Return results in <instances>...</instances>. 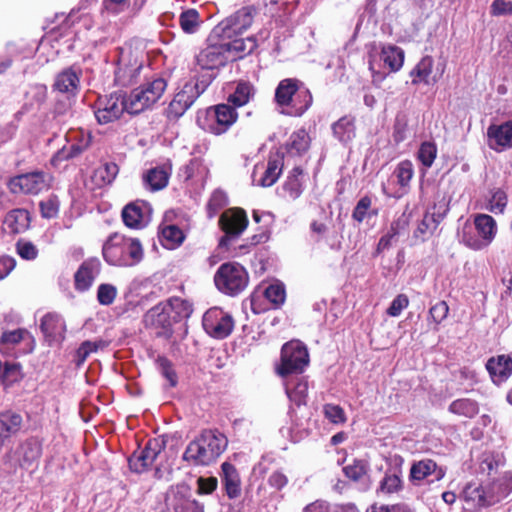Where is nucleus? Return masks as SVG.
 Masks as SVG:
<instances>
[{"label": "nucleus", "mask_w": 512, "mask_h": 512, "mask_svg": "<svg viewBox=\"0 0 512 512\" xmlns=\"http://www.w3.org/2000/svg\"><path fill=\"white\" fill-rule=\"evenodd\" d=\"M165 506L168 512H204V505L192 497L191 488L185 483L167 490Z\"/></svg>", "instance_id": "nucleus-10"}, {"label": "nucleus", "mask_w": 512, "mask_h": 512, "mask_svg": "<svg viewBox=\"0 0 512 512\" xmlns=\"http://www.w3.org/2000/svg\"><path fill=\"white\" fill-rule=\"evenodd\" d=\"M304 172L299 166L294 167L283 185V189L293 200L297 199L303 192Z\"/></svg>", "instance_id": "nucleus-42"}, {"label": "nucleus", "mask_w": 512, "mask_h": 512, "mask_svg": "<svg viewBox=\"0 0 512 512\" xmlns=\"http://www.w3.org/2000/svg\"><path fill=\"white\" fill-rule=\"evenodd\" d=\"M166 87L165 79L157 77L133 89L127 94L131 115H137L154 105L161 98Z\"/></svg>", "instance_id": "nucleus-7"}, {"label": "nucleus", "mask_w": 512, "mask_h": 512, "mask_svg": "<svg viewBox=\"0 0 512 512\" xmlns=\"http://www.w3.org/2000/svg\"><path fill=\"white\" fill-rule=\"evenodd\" d=\"M119 172L118 165L114 162H106L95 171V176L100 178L101 184H110Z\"/></svg>", "instance_id": "nucleus-54"}, {"label": "nucleus", "mask_w": 512, "mask_h": 512, "mask_svg": "<svg viewBox=\"0 0 512 512\" xmlns=\"http://www.w3.org/2000/svg\"><path fill=\"white\" fill-rule=\"evenodd\" d=\"M209 170L204 164L203 159L200 157L192 158L189 163L184 165L179 172V176L184 181L196 179L197 181H204L208 176Z\"/></svg>", "instance_id": "nucleus-35"}, {"label": "nucleus", "mask_w": 512, "mask_h": 512, "mask_svg": "<svg viewBox=\"0 0 512 512\" xmlns=\"http://www.w3.org/2000/svg\"><path fill=\"white\" fill-rule=\"evenodd\" d=\"M90 145L89 139H82L79 143H73L69 147H63L52 158V163L68 160L81 155Z\"/></svg>", "instance_id": "nucleus-48"}, {"label": "nucleus", "mask_w": 512, "mask_h": 512, "mask_svg": "<svg viewBox=\"0 0 512 512\" xmlns=\"http://www.w3.org/2000/svg\"><path fill=\"white\" fill-rule=\"evenodd\" d=\"M143 69V59L131 50H121L115 70V83L119 86L135 84Z\"/></svg>", "instance_id": "nucleus-13"}, {"label": "nucleus", "mask_w": 512, "mask_h": 512, "mask_svg": "<svg viewBox=\"0 0 512 512\" xmlns=\"http://www.w3.org/2000/svg\"><path fill=\"white\" fill-rule=\"evenodd\" d=\"M26 337H31L29 332L25 329H16L13 331L4 332L1 336L0 343L2 345H16L24 340Z\"/></svg>", "instance_id": "nucleus-61"}, {"label": "nucleus", "mask_w": 512, "mask_h": 512, "mask_svg": "<svg viewBox=\"0 0 512 512\" xmlns=\"http://www.w3.org/2000/svg\"><path fill=\"white\" fill-rule=\"evenodd\" d=\"M258 166L255 167L252 180L253 183L261 187H270L279 179L283 169V156L279 153L269 155L264 171L259 179L256 178Z\"/></svg>", "instance_id": "nucleus-24"}, {"label": "nucleus", "mask_w": 512, "mask_h": 512, "mask_svg": "<svg viewBox=\"0 0 512 512\" xmlns=\"http://www.w3.org/2000/svg\"><path fill=\"white\" fill-rule=\"evenodd\" d=\"M30 214L26 209L17 208L7 213L4 219L6 230L12 234L25 232L30 227Z\"/></svg>", "instance_id": "nucleus-31"}, {"label": "nucleus", "mask_w": 512, "mask_h": 512, "mask_svg": "<svg viewBox=\"0 0 512 512\" xmlns=\"http://www.w3.org/2000/svg\"><path fill=\"white\" fill-rule=\"evenodd\" d=\"M324 415L334 424L344 423L346 416L344 410L339 405L326 404L323 407Z\"/></svg>", "instance_id": "nucleus-62"}, {"label": "nucleus", "mask_w": 512, "mask_h": 512, "mask_svg": "<svg viewBox=\"0 0 512 512\" xmlns=\"http://www.w3.org/2000/svg\"><path fill=\"white\" fill-rule=\"evenodd\" d=\"M449 211L448 202L442 198L428 210L413 233V237L425 241L437 229Z\"/></svg>", "instance_id": "nucleus-16"}, {"label": "nucleus", "mask_w": 512, "mask_h": 512, "mask_svg": "<svg viewBox=\"0 0 512 512\" xmlns=\"http://www.w3.org/2000/svg\"><path fill=\"white\" fill-rule=\"evenodd\" d=\"M184 238L183 231L176 225H167L161 231V243L168 249H174L179 246Z\"/></svg>", "instance_id": "nucleus-47"}, {"label": "nucleus", "mask_w": 512, "mask_h": 512, "mask_svg": "<svg viewBox=\"0 0 512 512\" xmlns=\"http://www.w3.org/2000/svg\"><path fill=\"white\" fill-rule=\"evenodd\" d=\"M51 176L43 171H33L11 178L8 188L11 193L36 195L47 189L50 185Z\"/></svg>", "instance_id": "nucleus-14"}, {"label": "nucleus", "mask_w": 512, "mask_h": 512, "mask_svg": "<svg viewBox=\"0 0 512 512\" xmlns=\"http://www.w3.org/2000/svg\"><path fill=\"white\" fill-rule=\"evenodd\" d=\"M401 479L397 474H386L380 482L379 491L386 494L397 492L401 489Z\"/></svg>", "instance_id": "nucleus-60"}, {"label": "nucleus", "mask_w": 512, "mask_h": 512, "mask_svg": "<svg viewBox=\"0 0 512 512\" xmlns=\"http://www.w3.org/2000/svg\"><path fill=\"white\" fill-rule=\"evenodd\" d=\"M197 64L202 69H215L224 65L228 60L224 43L210 45L197 55Z\"/></svg>", "instance_id": "nucleus-26"}, {"label": "nucleus", "mask_w": 512, "mask_h": 512, "mask_svg": "<svg viewBox=\"0 0 512 512\" xmlns=\"http://www.w3.org/2000/svg\"><path fill=\"white\" fill-rule=\"evenodd\" d=\"M487 145L496 152L512 148V120L487 128Z\"/></svg>", "instance_id": "nucleus-20"}, {"label": "nucleus", "mask_w": 512, "mask_h": 512, "mask_svg": "<svg viewBox=\"0 0 512 512\" xmlns=\"http://www.w3.org/2000/svg\"><path fill=\"white\" fill-rule=\"evenodd\" d=\"M446 475V468L439 466L434 460L425 458L419 461L413 462L410 468L409 479L413 483H419L429 476L434 478L431 482L440 481Z\"/></svg>", "instance_id": "nucleus-21"}, {"label": "nucleus", "mask_w": 512, "mask_h": 512, "mask_svg": "<svg viewBox=\"0 0 512 512\" xmlns=\"http://www.w3.org/2000/svg\"><path fill=\"white\" fill-rule=\"evenodd\" d=\"M254 88L249 82L237 83L233 93L227 98V104L235 109L246 105L254 96Z\"/></svg>", "instance_id": "nucleus-41"}, {"label": "nucleus", "mask_w": 512, "mask_h": 512, "mask_svg": "<svg viewBox=\"0 0 512 512\" xmlns=\"http://www.w3.org/2000/svg\"><path fill=\"white\" fill-rule=\"evenodd\" d=\"M301 81L295 78L283 79L279 82L275 90V100L280 106H287L292 103L294 93L301 85Z\"/></svg>", "instance_id": "nucleus-36"}, {"label": "nucleus", "mask_w": 512, "mask_h": 512, "mask_svg": "<svg viewBox=\"0 0 512 512\" xmlns=\"http://www.w3.org/2000/svg\"><path fill=\"white\" fill-rule=\"evenodd\" d=\"M22 425L23 417L20 413L13 410L0 412V426L9 439L21 430Z\"/></svg>", "instance_id": "nucleus-40"}, {"label": "nucleus", "mask_w": 512, "mask_h": 512, "mask_svg": "<svg viewBox=\"0 0 512 512\" xmlns=\"http://www.w3.org/2000/svg\"><path fill=\"white\" fill-rule=\"evenodd\" d=\"M312 95L309 89L302 82L299 89L294 93L292 103L287 105L291 108V115L302 116L312 104Z\"/></svg>", "instance_id": "nucleus-38"}, {"label": "nucleus", "mask_w": 512, "mask_h": 512, "mask_svg": "<svg viewBox=\"0 0 512 512\" xmlns=\"http://www.w3.org/2000/svg\"><path fill=\"white\" fill-rule=\"evenodd\" d=\"M227 445L223 433L217 429H204L187 445L182 458L195 466H208L220 457Z\"/></svg>", "instance_id": "nucleus-2"}, {"label": "nucleus", "mask_w": 512, "mask_h": 512, "mask_svg": "<svg viewBox=\"0 0 512 512\" xmlns=\"http://www.w3.org/2000/svg\"><path fill=\"white\" fill-rule=\"evenodd\" d=\"M449 312V306L445 301H439L435 305H433L429 310V316L432 321L438 325L444 319H446Z\"/></svg>", "instance_id": "nucleus-63"}, {"label": "nucleus", "mask_w": 512, "mask_h": 512, "mask_svg": "<svg viewBox=\"0 0 512 512\" xmlns=\"http://www.w3.org/2000/svg\"><path fill=\"white\" fill-rule=\"evenodd\" d=\"M368 469L369 465L366 461L355 459L352 464L343 468V472L349 479L359 481L367 474Z\"/></svg>", "instance_id": "nucleus-53"}, {"label": "nucleus", "mask_w": 512, "mask_h": 512, "mask_svg": "<svg viewBox=\"0 0 512 512\" xmlns=\"http://www.w3.org/2000/svg\"><path fill=\"white\" fill-rule=\"evenodd\" d=\"M42 454L41 445L33 440H28L20 447V465L23 468H30L35 465Z\"/></svg>", "instance_id": "nucleus-39"}, {"label": "nucleus", "mask_w": 512, "mask_h": 512, "mask_svg": "<svg viewBox=\"0 0 512 512\" xmlns=\"http://www.w3.org/2000/svg\"><path fill=\"white\" fill-rule=\"evenodd\" d=\"M219 225L225 232L220 240V245H225L226 242L233 237H238L248 225V218L246 212L241 208H230L225 210L220 218Z\"/></svg>", "instance_id": "nucleus-17"}, {"label": "nucleus", "mask_w": 512, "mask_h": 512, "mask_svg": "<svg viewBox=\"0 0 512 512\" xmlns=\"http://www.w3.org/2000/svg\"><path fill=\"white\" fill-rule=\"evenodd\" d=\"M286 394L290 401L295 403L297 406L306 404L308 396V382L301 378L293 384V387H291L290 383H287Z\"/></svg>", "instance_id": "nucleus-46"}, {"label": "nucleus", "mask_w": 512, "mask_h": 512, "mask_svg": "<svg viewBox=\"0 0 512 512\" xmlns=\"http://www.w3.org/2000/svg\"><path fill=\"white\" fill-rule=\"evenodd\" d=\"M193 312L192 304L179 297H171L151 308L145 314V323L156 329L158 336L170 337L174 324L190 317Z\"/></svg>", "instance_id": "nucleus-1"}, {"label": "nucleus", "mask_w": 512, "mask_h": 512, "mask_svg": "<svg viewBox=\"0 0 512 512\" xmlns=\"http://www.w3.org/2000/svg\"><path fill=\"white\" fill-rule=\"evenodd\" d=\"M474 492L478 504L482 507H490L501 502L512 493V471H505L489 485L478 487Z\"/></svg>", "instance_id": "nucleus-11"}, {"label": "nucleus", "mask_w": 512, "mask_h": 512, "mask_svg": "<svg viewBox=\"0 0 512 512\" xmlns=\"http://www.w3.org/2000/svg\"><path fill=\"white\" fill-rule=\"evenodd\" d=\"M262 294L275 307L283 304L286 296L284 285L281 283L269 285Z\"/></svg>", "instance_id": "nucleus-52"}, {"label": "nucleus", "mask_w": 512, "mask_h": 512, "mask_svg": "<svg viewBox=\"0 0 512 512\" xmlns=\"http://www.w3.org/2000/svg\"><path fill=\"white\" fill-rule=\"evenodd\" d=\"M485 367L495 385L503 384L512 375V353L490 357Z\"/></svg>", "instance_id": "nucleus-23"}, {"label": "nucleus", "mask_w": 512, "mask_h": 512, "mask_svg": "<svg viewBox=\"0 0 512 512\" xmlns=\"http://www.w3.org/2000/svg\"><path fill=\"white\" fill-rule=\"evenodd\" d=\"M437 155V147L432 142H423L418 151V159L425 167H431Z\"/></svg>", "instance_id": "nucleus-57"}, {"label": "nucleus", "mask_w": 512, "mask_h": 512, "mask_svg": "<svg viewBox=\"0 0 512 512\" xmlns=\"http://www.w3.org/2000/svg\"><path fill=\"white\" fill-rule=\"evenodd\" d=\"M309 364V353L306 346L300 341H290L281 349V360L277 366V373L282 377L292 374H301Z\"/></svg>", "instance_id": "nucleus-8"}, {"label": "nucleus", "mask_w": 512, "mask_h": 512, "mask_svg": "<svg viewBox=\"0 0 512 512\" xmlns=\"http://www.w3.org/2000/svg\"><path fill=\"white\" fill-rule=\"evenodd\" d=\"M40 329L50 345L60 343L65 338L66 324L62 316L57 313L50 312L44 315L41 319Z\"/></svg>", "instance_id": "nucleus-25"}, {"label": "nucleus", "mask_w": 512, "mask_h": 512, "mask_svg": "<svg viewBox=\"0 0 512 512\" xmlns=\"http://www.w3.org/2000/svg\"><path fill=\"white\" fill-rule=\"evenodd\" d=\"M156 363L162 376L167 379L171 387H175L178 383V377L171 361L164 356H158Z\"/></svg>", "instance_id": "nucleus-55"}, {"label": "nucleus", "mask_w": 512, "mask_h": 512, "mask_svg": "<svg viewBox=\"0 0 512 512\" xmlns=\"http://www.w3.org/2000/svg\"><path fill=\"white\" fill-rule=\"evenodd\" d=\"M256 10L251 6L242 7L234 14L223 19L215 28L214 33L223 40L231 39L243 33L253 23Z\"/></svg>", "instance_id": "nucleus-12"}, {"label": "nucleus", "mask_w": 512, "mask_h": 512, "mask_svg": "<svg viewBox=\"0 0 512 512\" xmlns=\"http://www.w3.org/2000/svg\"><path fill=\"white\" fill-rule=\"evenodd\" d=\"M381 60L393 72L398 71L404 62V51L397 46L389 45L382 48Z\"/></svg>", "instance_id": "nucleus-45"}, {"label": "nucleus", "mask_w": 512, "mask_h": 512, "mask_svg": "<svg viewBox=\"0 0 512 512\" xmlns=\"http://www.w3.org/2000/svg\"><path fill=\"white\" fill-rule=\"evenodd\" d=\"M179 24L187 34L197 32L201 24L199 12L193 8L182 11L179 16Z\"/></svg>", "instance_id": "nucleus-49"}, {"label": "nucleus", "mask_w": 512, "mask_h": 512, "mask_svg": "<svg viewBox=\"0 0 512 512\" xmlns=\"http://www.w3.org/2000/svg\"><path fill=\"white\" fill-rule=\"evenodd\" d=\"M433 64L434 61L431 56H424L410 71L411 83L413 85H429L431 83L430 76L432 74Z\"/></svg>", "instance_id": "nucleus-37"}, {"label": "nucleus", "mask_w": 512, "mask_h": 512, "mask_svg": "<svg viewBox=\"0 0 512 512\" xmlns=\"http://www.w3.org/2000/svg\"><path fill=\"white\" fill-rule=\"evenodd\" d=\"M310 136L305 129L293 132L287 142V150L290 154L302 155L310 147Z\"/></svg>", "instance_id": "nucleus-44"}, {"label": "nucleus", "mask_w": 512, "mask_h": 512, "mask_svg": "<svg viewBox=\"0 0 512 512\" xmlns=\"http://www.w3.org/2000/svg\"><path fill=\"white\" fill-rule=\"evenodd\" d=\"M117 296V289L112 284H101L97 289V300L101 305H111Z\"/></svg>", "instance_id": "nucleus-59"}, {"label": "nucleus", "mask_w": 512, "mask_h": 512, "mask_svg": "<svg viewBox=\"0 0 512 512\" xmlns=\"http://www.w3.org/2000/svg\"><path fill=\"white\" fill-rule=\"evenodd\" d=\"M237 119L236 109L223 103L199 112L196 122L202 130L214 135H222L231 128Z\"/></svg>", "instance_id": "nucleus-5"}, {"label": "nucleus", "mask_w": 512, "mask_h": 512, "mask_svg": "<svg viewBox=\"0 0 512 512\" xmlns=\"http://www.w3.org/2000/svg\"><path fill=\"white\" fill-rule=\"evenodd\" d=\"M227 195L222 190H215L211 194L206 205L207 215L213 218L216 214L227 205Z\"/></svg>", "instance_id": "nucleus-51"}, {"label": "nucleus", "mask_w": 512, "mask_h": 512, "mask_svg": "<svg viewBox=\"0 0 512 512\" xmlns=\"http://www.w3.org/2000/svg\"><path fill=\"white\" fill-rule=\"evenodd\" d=\"M497 223L488 214H476L473 224L465 223L460 234V241L468 248L480 251L486 249L495 239Z\"/></svg>", "instance_id": "nucleus-4"}, {"label": "nucleus", "mask_w": 512, "mask_h": 512, "mask_svg": "<svg viewBox=\"0 0 512 512\" xmlns=\"http://www.w3.org/2000/svg\"><path fill=\"white\" fill-rule=\"evenodd\" d=\"M202 325L210 336L216 339H224L231 334L234 321L230 314L218 307H213L203 315Z\"/></svg>", "instance_id": "nucleus-15"}, {"label": "nucleus", "mask_w": 512, "mask_h": 512, "mask_svg": "<svg viewBox=\"0 0 512 512\" xmlns=\"http://www.w3.org/2000/svg\"><path fill=\"white\" fill-rule=\"evenodd\" d=\"M199 97V92L194 85L185 83L178 91L168 107V116L174 119L180 118Z\"/></svg>", "instance_id": "nucleus-22"}, {"label": "nucleus", "mask_w": 512, "mask_h": 512, "mask_svg": "<svg viewBox=\"0 0 512 512\" xmlns=\"http://www.w3.org/2000/svg\"><path fill=\"white\" fill-rule=\"evenodd\" d=\"M101 270V263L97 258L85 260L75 273V288L79 291L88 290Z\"/></svg>", "instance_id": "nucleus-27"}, {"label": "nucleus", "mask_w": 512, "mask_h": 512, "mask_svg": "<svg viewBox=\"0 0 512 512\" xmlns=\"http://www.w3.org/2000/svg\"><path fill=\"white\" fill-rule=\"evenodd\" d=\"M151 212L152 208L148 202L136 200L124 206L121 216L128 228L141 229L148 224Z\"/></svg>", "instance_id": "nucleus-19"}, {"label": "nucleus", "mask_w": 512, "mask_h": 512, "mask_svg": "<svg viewBox=\"0 0 512 512\" xmlns=\"http://www.w3.org/2000/svg\"><path fill=\"white\" fill-rule=\"evenodd\" d=\"M171 166L155 167L147 171L143 176L144 184L151 191H158L165 188L170 177Z\"/></svg>", "instance_id": "nucleus-33"}, {"label": "nucleus", "mask_w": 512, "mask_h": 512, "mask_svg": "<svg viewBox=\"0 0 512 512\" xmlns=\"http://www.w3.org/2000/svg\"><path fill=\"white\" fill-rule=\"evenodd\" d=\"M80 74L73 68H67L57 74L53 88L60 93L75 95L79 90Z\"/></svg>", "instance_id": "nucleus-30"}, {"label": "nucleus", "mask_w": 512, "mask_h": 512, "mask_svg": "<svg viewBox=\"0 0 512 512\" xmlns=\"http://www.w3.org/2000/svg\"><path fill=\"white\" fill-rule=\"evenodd\" d=\"M102 254L109 265L131 267L141 262L144 251L137 238L113 233L105 241Z\"/></svg>", "instance_id": "nucleus-3"}, {"label": "nucleus", "mask_w": 512, "mask_h": 512, "mask_svg": "<svg viewBox=\"0 0 512 512\" xmlns=\"http://www.w3.org/2000/svg\"><path fill=\"white\" fill-rule=\"evenodd\" d=\"M124 112L131 115L128 107V96L120 92L99 97L96 103L95 117L100 124H108L118 120Z\"/></svg>", "instance_id": "nucleus-9"}, {"label": "nucleus", "mask_w": 512, "mask_h": 512, "mask_svg": "<svg viewBox=\"0 0 512 512\" xmlns=\"http://www.w3.org/2000/svg\"><path fill=\"white\" fill-rule=\"evenodd\" d=\"M507 206V195L501 189H496L492 192L491 198L488 203V210L492 213H503Z\"/></svg>", "instance_id": "nucleus-58"}, {"label": "nucleus", "mask_w": 512, "mask_h": 512, "mask_svg": "<svg viewBox=\"0 0 512 512\" xmlns=\"http://www.w3.org/2000/svg\"><path fill=\"white\" fill-rule=\"evenodd\" d=\"M334 137L341 143L347 144L356 136L355 118L349 115L341 117L332 124Z\"/></svg>", "instance_id": "nucleus-32"}, {"label": "nucleus", "mask_w": 512, "mask_h": 512, "mask_svg": "<svg viewBox=\"0 0 512 512\" xmlns=\"http://www.w3.org/2000/svg\"><path fill=\"white\" fill-rule=\"evenodd\" d=\"M220 477L227 497L229 499L238 498L241 495L242 482L236 467L229 462H223Z\"/></svg>", "instance_id": "nucleus-28"}, {"label": "nucleus", "mask_w": 512, "mask_h": 512, "mask_svg": "<svg viewBox=\"0 0 512 512\" xmlns=\"http://www.w3.org/2000/svg\"><path fill=\"white\" fill-rule=\"evenodd\" d=\"M163 448V443L157 439H151L143 449L135 451L129 458L128 463L132 471L142 473L153 465Z\"/></svg>", "instance_id": "nucleus-18"}, {"label": "nucleus", "mask_w": 512, "mask_h": 512, "mask_svg": "<svg viewBox=\"0 0 512 512\" xmlns=\"http://www.w3.org/2000/svg\"><path fill=\"white\" fill-rule=\"evenodd\" d=\"M214 282L220 292L229 296H237L247 287L249 275L239 263L227 262L217 269Z\"/></svg>", "instance_id": "nucleus-6"}, {"label": "nucleus", "mask_w": 512, "mask_h": 512, "mask_svg": "<svg viewBox=\"0 0 512 512\" xmlns=\"http://www.w3.org/2000/svg\"><path fill=\"white\" fill-rule=\"evenodd\" d=\"M394 176L397 178L399 189L397 190L394 197L400 198L407 194L410 188V181L414 175L413 164L409 160H404L398 163L394 172Z\"/></svg>", "instance_id": "nucleus-34"}, {"label": "nucleus", "mask_w": 512, "mask_h": 512, "mask_svg": "<svg viewBox=\"0 0 512 512\" xmlns=\"http://www.w3.org/2000/svg\"><path fill=\"white\" fill-rule=\"evenodd\" d=\"M408 225V219L403 214L401 217L398 218L397 221L393 222L391 225V230L386 235L382 236L378 243V250H384L388 248L391 244L393 239L400 234L401 230H404L406 226Z\"/></svg>", "instance_id": "nucleus-50"}, {"label": "nucleus", "mask_w": 512, "mask_h": 512, "mask_svg": "<svg viewBox=\"0 0 512 512\" xmlns=\"http://www.w3.org/2000/svg\"><path fill=\"white\" fill-rule=\"evenodd\" d=\"M59 200L57 196L51 195L39 203L41 216L46 219L55 218L59 212Z\"/></svg>", "instance_id": "nucleus-56"}, {"label": "nucleus", "mask_w": 512, "mask_h": 512, "mask_svg": "<svg viewBox=\"0 0 512 512\" xmlns=\"http://www.w3.org/2000/svg\"><path fill=\"white\" fill-rule=\"evenodd\" d=\"M448 411L458 416L473 418L479 413V404L473 399L460 398L450 403Z\"/></svg>", "instance_id": "nucleus-43"}, {"label": "nucleus", "mask_w": 512, "mask_h": 512, "mask_svg": "<svg viewBox=\"0 0 512 512\" xmlns=\"http://www.w3.org/2000/svg\"><path fill=\"white\" fill-rule=\"evenodd\" d=\"M224 41V46L229 56V59L236 60L242 59L251 54L258 46L255 37L227 39Z\"/></svg>", "instance_id": "nucleus-29"}, {"label": "nucleus", "mask_w": 512, "mask_h": 512, "mask_svg": "<svg viewBox=\"0 0 512 512\" xmlns=\"http://www.w3.org/2000/svg\"><path fill=\"white\" fill-rule=\"evenodd\" d=\"M490 14L492 16H512V1L510 0H494L490 6Z\"/></svg>", "instance_id": "nucleus-64"}]
</instances>
